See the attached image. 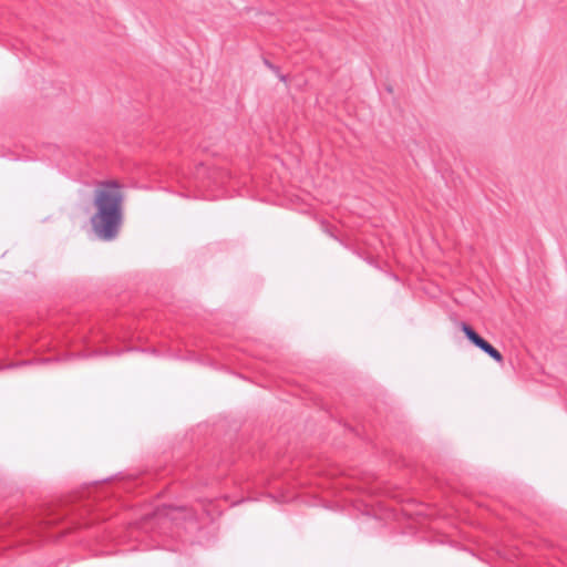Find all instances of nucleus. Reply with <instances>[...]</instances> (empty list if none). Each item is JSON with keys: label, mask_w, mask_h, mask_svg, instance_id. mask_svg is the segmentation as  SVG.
Instances as JSON below:
<instances>
[{"label": "nucleus", "mask_w": 567, "mask_h": 567, "mask_svg": "<svg viewBox=\"0 0 567 567\" xmlns=\"http://www.w3.org/2000/svg\"><path fill=\"white\" fill-rule=\"evenodd\" d=\"M460 329L464 333L465 338L473 346L482 350L494 361L498 363L503 361L502 353L495 347H493L487 340H485L481 334H478L471 324L462 321L460 322Z\"/></svg>", "instance_id": "nucleus-2"}, {"label": "nucleus", "mask_w": 567, "mask_h": 567, "mask_svg": "<svg viewBox=\"0 0 567 567\" xmlns=\"http://www.w3.org/2000/svg\"><path fill=\"white\" fill-rule=\"evenodd\" d=\"M280 81H286V75H279Z\"/></svg>", "instance_id": "nucleus-6"}, {"label": "nucleus", "mask_w": 567, "mask_h": 567, "mask_svg": "<svg viewBox=\"0 0 567 567\" xmlns=\"http://www.w3.org/2000/svg\"><path fill=\"white\" fill-rule=\"evenodd\" d=\"M123 202L121 185L115 181L103 182L95 189L91 226L99 239L111 241L117 237L123 223Z\"/></svg>", "instance_id": "nucleus-1"}, {"label": "nucleus", "mask_w": 567, "mask_h": 567, "mask_svg": "<svg viewBox=\"0 0 567 567\" xmlns=\"http://www.w3.org/2000/svg\"><path fill=\"white\" fill-rule=\"evenodd\" d=\"M134 349L132 348H128L126 351H133ZM136 351H141V349H135ZM145 350H142V352H144Z\"/></svg>", "instance_id": "nucleus-7"}, {"label": "nucleus", "mask_w": 567, "mask_h": 567, "mask_svg": "<svg viewBox=\"0 0 567 567\" xmlns=\"http://www.w3.org/2000/svg\"><path fill=\"white\" fill-rule=\"evenodd\" d=\"M386 91H388V92H392V87H391V86H388V87H386Z\"/></svg>", "instance_id": "nucleus-8"}, {"label": "nucleus", "mask_w": 567, "mask_h": 567, "mask_svg": "<svg viewBox=\"0 0 567 567\" xmlns=\"http://www.w3.org/2000/svg\"><path fill=\"white\" fill-rule=\"evenodd\" d=\"M30 361H20L16 364H10V365H0V370H3V369H11V368H16V367H21V365H27L29 364Z\"/></svg>", "instance_id": "nucleus-3"}, {"label": "nucleus", "mask_w": 567, "mask_h": 567, "mask_svg": "<svg viewBox=\"0 0 567 567\" xmlns=\"http://www.w3.org/2000/svg\"><path fill=\"white\" fill-rule=\"evenodd\" d=\"M265 65H267L271 71L278 73L279 72V68L274 65L272 63H270L268 60H265Z\"/></svg>", "instance_id": "nucleus-4"}, {"label": "nucleus", "mask_w": 567, "mask_h": 567, "mask_svg": "<svg viewBox=\"0 0 567 567\" xmlns=\"http://www.w3.org/2000/svg\"><path fill=\"white\" fill-rule=\"evenodd\" d=\"M52 360H53L52 358H47V359H43L42 362L47 363V362H51Z\"/></svg>", "instance_id": "nucleus-5"}]
</instances>
